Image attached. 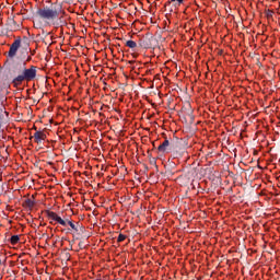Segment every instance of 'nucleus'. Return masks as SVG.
<instances>
[{
    "label": "nucleus",
    "mask_w": 280,
    "mask_h": 280,
    "mask_svg": "<svg viewBox=\"0 0 280 280\" xmlns=\"http://www.w3.org/2000/svg\"><path fill=\"white\" fill-rule=\"evenodd\" d=\"M63 14L65 11L62 8L56 9L46 7L37 10V16H39L42 21H46V23H54L58 21V19H62Z\"/></svg>",
    "instance_id": "obj_1"
},
{
    "label": "nucleus",
    "mask_w": 280,
    "mask_h": 280,
    "mask_svg": "<svg viewBox=\"0 0 280 280\" xmlns=\"http://www.w3.org/2000/svg\"><path fill=\"white\" fill-rule=\"evenodd\" d=\"M36 66H31L23 70L22 74H19L12 80L14 89H19L24 82H32L36 79Z\"/></svg>",
    "instance_id": "obj_2"
},
{
    "label": "nucleus",
    "mask_w": 280,
    "mask_h": 280,
    "mask_svg": "<svg viewBox=\"0 0 280 280\" xmlns=\"http://www.w3.org/2000/svg\"><path fill=\"white\" fill-rule=\"evenodd\" d=\"M48 220L50 221V224H54V222H57V224H60L61 226H67V221L63 220L58 213L54 211H47L46 212Z\"/></svg>",
    "instance_id": "obj_3"
},
{
    "label": "nucleus",
    "mask_w": 280,
    "mask_h": 280,
    "mask_svg": "<svg viewBox=\"0 0 280 280\" xmlns=\"http://www.w3.org/2000/svg\"><path fill=\"white\" fill-rule=\"evenodd\" d=\"M19 49H21V39H15L10 46L8 57L16 58V54L19 52Z\"/></svg>",
    "instance_id": "obj_4"
},
{
    "label": "nucleus",
    "mask_w": 280,
    "mask_h": 280,
    "mask_svg": "<svg viewBox=\"0 0 280 280\" xmlns=\"http://www.w3.org/2000/svg\"><path fill=\"white\" fill-rule=\"evenodd\" d=\"M45 139H47V135L45 133V131H36L34 133L35 143H43Z\"/></svg>",
    "instance_id": "obj_5"
},
{
    "label": "nucleus",
    "mask_w": 280,
    "mask_h": 280,
    "mask_svg": "<svg viewBox=\"0 0 280 280\" xmlns=\"http://www.w3.org/2000/svg\"><path fill=\"white\" fill-rule=\"evenodd\" d=\"M170 147V140L165 139L162 144L158 147L159 152H166Z\"/></svg>",
    "instance_id": "obj_6"
},
{
    "label": "nucleus",
    "mask_w": 280,
    "mask_h": 280,
    "mask_svg": "<svg viewBox=\"0 0 280 280\" xmlns=\"http://www.w3.org/2000/svg\"><path fill=\"white\" fill-rule=\"evenodd\" d=\"M20 241H21V237H19V235H13L10 238V244H12V246H16V244H19Z\"/></svg>",
    "instance_id": "obj_7"
},
{
    "label": "nucleus",
    "mask_w": 280,
    "mask_h": 280,
    "mask_svg": "<svg viewBox=\"0 0 280 280\" xmlns=\"http://www.w3.org/2000/svg\"><path fill=\"white\" fill-rule=\"evenodd\" d=\"M168 3H173L175 8H180L185 3V0H168Z\"/></svg>",
    "instance_id": "obj_8"
},
{
    "label": "nucleus",
    "mask_w": 280,
    "mask_h": 280,
    "mask_svg": "<svg viewBox=\"0 0 280 280\" xmlns=\"http://www.w3.org/2000/svg\"><path fill=\"white\" fill-rule=\"evenodd\" d=\"M248 60H253V62H259V56L255 52H250L248 56Z\"/></svg>",
    "instance_id": "obj_9"
},
{
    "label": "nucleus",
    "mask_w": 280,
    "mask_h": 280,
    "mask_svg": "<svg viewBox=\"0 0 280 280\" xmlns=\"http://www.w3.org/2000/svg\"><path fill=\"white\" fill-rule=\"evenodd\" d=\"M126 47H129V49H135V47H137V42L129 39L126 42Z\"/></svg>",
    "instance_id": "obj_10"
},
{
    "label": "nucleus",
    "mask_w": 280,
    "mask_h": 280,
    "mask_svg": "<svg viewBox=\"0 0 280 280\" xmlns=\"http://www.w3.org/2000/svg\"><path fill=\"white\" fill-rule=\"evenodd\" d=\"M25 205H26V207H30V209H32V207H34L35 202H34V200H32V199H27V200L25 201Z\"/></svg>",
    "instance_id": "obj_11"
},
{
    "label": "nucleus",
    "mask_w": 280,
    "mask_h": 280,
    "mask_svg": "<svg viewBox=\"0 0 280 280\" xmlns=\"http://www.w3.org/2000/svg\"><path fill=\"white\" fill-rule=\"evenodd\" d=\"M125 240H126V235L125 234H119L118 238H117V242H125Z\"/></svg>",
    "instance_id": "obj_12"
},
{
    "label": "nucleus",
    "mask_w": 280,
    "mask_h": 280,
    "mask_svg": "<svg viewBox=\"0 0 280 280\" xmlns=\"http://www.w3.org/2000/svg\"><path fill=\"white\" fill-rule=\"evenodd\" d=\"M68 224H69V226H70L71 229H73V231L77 230V229H75V224H74L73 222L68 221Z\"/></svg>",
    "instance_id": "obj_13"
},
{
    "label": "nucleus",
    "mask_w": 280,
    "mask_h": 280,
    "mask_svg": "<svg viewBox=\"0 0 280 280\" xmlns=\"http://www.w3.org/2000/svg\"><path fill=\"white\" fill-rule=\"evenodd\" d=\"M253 253H256V250L253 249V248H248V249H247V255H253Z\"/></svg>",
    "instance_id": "obj_14"
},
{
    "label": "nucleus",
    "mask_w": 280,
    "mask_h": 280,
    "mask_svg": "<svg viewBox=\"0 0 280 280\" xmlns=\"http://www.w3.org/2000/svg\"><path fill=\"white\" fill-rule=\"evenodd\" d=\"M250 97H253V94H247V100H249Z\"/></svg>",
    "instance_id": "obj_15"
},
{
    "label": "nucleus",
    "mask_w": 280,
    "mask_h": 280,
    "mask_svg": "<svg viewBox=\"0 0 280 280\" xmlns=\"http://www.w3.org/2000/svg\"><path fill=\"white\" fill-rule=\"evenodd\" d=\"M252 152H253L254 154H257V150H255V149H252Z\"/></svg>",
    "instance_id": "obj_16"
},
{
    "label": "nucleus",
    "mask_w": 280,
    "mask_h": 280,
    "mask_svg": "<svg viewBox=\"0 0 280 280\" xmlns=\"http://www.w3.org/2000/svg\"><path fill=\"white\" fill-rule=\"evenodd\" d=\"M247 172H253V168L252 167L247 168Z\"/></svg>",
    "instance_id": "obj_17"
},
{
    "label": "nucleus",
    "mask_w": 280,
    "mask_h": 280,
    "mask_svg": "<svg viewBox=\"0 0 280 280\" xmlns=\"http://www.w3.org/2000/svg\"><path fill=\"white\" fill-rule=\"evenodd\" d=\"M250 163H253V159H250Z\"/></svg>",
    "instance_id": "obj_18"
},
{
    "label": "nucleus",
    "mask_w": 280,
    "mask_h": 280,
    "mask_svg": "<svg viewBox=\"0 0 280 280\" xmlns=\"http://www.w3.org/2000/svg\"><path fill=\"white\" fill-rule=\"evenodd\" d=\"M0 266H1V260H0Z\"/></svg>",
    "instance_id": "obj_19"
}]
</instances>
